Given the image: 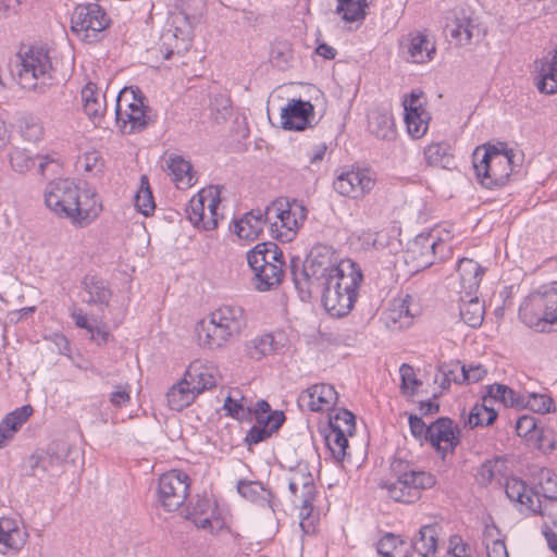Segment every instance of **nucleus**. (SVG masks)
<instances>
[{
  "mask_svg": "<svg viewBox=\"0 0 557 557\" xmlns=\"http://www.w3.org/2000/svg\"><path fill=\"white\" fill-rule=\"evenodd\" d=\"M44 198L46 206L59 218L70 219L78 226L91 223L102 208L96 194L82 190L69 178L48 183L44 190Z\"/></svg>",
  "mask_w": 557,
  "mask_h": 557,
  "instance_id": "1",
  "label": "nucleus"
},
{
  "mask_svg": "<svg viewBox=\"0 0 557 557\" xmlns=\"http://www.w3.org/2000/svg\"><path fill=\"white\" fill-rule=\"evenodd\" d=\"M338 265L335 250L326 245L312 247L304 262L298 257H293L289 269L300 298L309 299L314 293L322 297L324 287H327Z\"/></svg>",
  "mask_w": 557,
  "mask_h": 557,
  "instance_id": "2",
  "label": "nucleus"
},
{
  "mask_svg": "<svg viewBox=\"0 0 557 557\" xmlns=\"http://www.w3.org/2000/svg\"><path fill=\"white\" fill-rule=\"evenodd\" d=\"M362 280L358 263L351 259L341 260L337 271L331 277L327 287H324L322 304L325 310L334 317L347 315L357 301Z\"/></svg>",
  "mask_w": 557,
  "mask_h": 557,
  "instance_id": "3",
  "label": "nucleus"
},
{
  "mask_svg": "<svg viewBox=\"0 0 557 557\" xmlns=\"http://www.w3.org/2000/svg\"><path fill=\"white\" fill-rule=\"evenodd\" d=\"M391 473L395 481H386L381 484L387 491V495L395 502L411 504L418 500L422 490L435 485V476L408 460L396 457L391 462Z\"/></svg>",
  "mask_w": 557,
  "mask_h": 557,
  "instance_id": "4",
  "label": "nucleus"
},
{
  "mask_svg": "<svg viewBox=\"0 0 557 557\" xmlns=\"http://www.w3.org/2000/svg\"><path fill=\"white\" fill-rule=\"evenodd\" d=\"M245 326L242 308L222 306L199 323L198 337L209 349L221 348L237 337Z\"/></svg>",
  "mask_w": 557,
  "mask_h": 557,
  "instance_id": "5",
  "label": "nucleus"
},
{
  "mask_svg": "<svg viewBox=\"0 0 557 557\" xmlns=\"http://www.w3.org/2000/svg\"><path fill=\"white\" fill-rule=\"evenodd\" d=\"M481 154L480 148L473 152V168L480 184L485 188L502 187L506 185L512 173L516 154L507 149L505 143L484 146Z\"/></svg>",
  "mask_w": 557,
  "mask_h": 557,
  "instance_id": "6",
  "label": "nucleus"
},
{
  "mask_svg": "<svg viewBox=\"0 0 557 557\" xmlns=\"http://www.w3.org/2000/svg\"><path fill=\"white\" fill-rule=\"evenodd\" d=\"M156 112L147 104V98L136 87H125L116 98L115 121L123 134H135L156 122Z\"/></svg>",
  "mask_w": 557,
  "mask_h": 557,
  "instance_id": "7",
  "label": "nucleus"
},
{
  "mask_svg": "<svg viewBox=\"0 0 557 557\" xmlns=\"http://www.w3.org/2000/svg\"><path fill=\"white\" fill-rule=\"evenodd\" d=\"M308 209L298 199L277 198L267 206L268 228L272 238L292 242L305 223Z\"/></svg>",
  "mask_w": 557,
  "mask_h": 557,
  "instance_id": "8",
  "label": "nucleus"
},
{
  "mask_svg": "<svg viewBox=\"0 0 557 557\" xmlns=\"http://www.w3.org/2000/svg\"><path fill=\"white\" fill-rule=\"evenodd\" d=\"M521 321L539 332L557 323V282L531 293L519 308Z\"/></svg>",
  "mask_w": 557,
  "mask_h": 557,
  "instance_id": "9",
  "label": "nucleus"
},
{
  "mask_svg": "<svg viewBox=\"0 0 557 557\" xmlns=\"http://www.w3.org/2000/svg\"><path fill=\"white\" fill-rule=\"evenodd\" d=\"M52 64L48 51L42 47H28L18 52L11 72L18 85L24 89H33L38 81L51 78Z\"/></svg>",
  "mask_w": 557,
  "mask_h": 557,
  "instance_id": "10",
  "label": "nucleus"
},
{
  "mask_svg": "<svg viewBox=\"0 0 557 557\" xmlns=\"http://www.w3.org/2000/svg\"><path fill=\"white\" fill-rule=\"evenodd\" d=\"M288 491L292 504L299 509L300 525L311 517L317 486L307 462H298L288 473Z\"/></svg>",
  "mask_w": 557,
  "mask_h": 557,
  "instance_id": "11",
  "label": "nucleus"
},
{
  "mask_svg": "<svg viewBox=\"0 0 557 557\" xmlns=\"http://www.w3.org/2000/svg\"><path fill=\"white\" fill-rule=\"evenodd\" d=\"M111 24L104 9L96 2L81 3L71 15V30L84 42L100 40V34Z\"/></svg>",
  "mask_w": 557,
  "mask_h": 557,
  "instance_id": "12",
  "label": "nucleus"
},
{
  "mask_svg": "<svg viewBox=\"0 0 557 557\" xmlns=\"http://www.w3.org/2000/svg\"><path fill=\"white\" fill-rule=\"evenodd\" d=\"M220 188L209 186L194 196L186 209L188 220L197 227L210 231L218 226V206L221 201Z\"/></svg>",
  "mask_w": 557,
  "mask_h": 557,
  "instance_id": "13",
  "label": "nucleus"
},
{
  "mask_svg": "<svg viewBox=\"0 0 557 557\" xmlns=\"http://www.w3.org/2000/svg\"><path fill=\"white\" fill-rule=\"evenodd\" d=\"M189 490L188 474L180 470H171L158 480V502L164 510L175 511L185 503Z\"/></svg>",
  "mask_w": 557,
  "mask_h": 557,
  "instance_id": "14",
  "label": "nucleus"
},
{
  "mask_svg": "<svg viewBox=\"0 0 557 557\" xmlns=\"http://www.w3.org/2000/svg\"><path fill=\"white\" fill-rule=\"evenodd\" d=\"M460 431L450 418L441 417L430 424L428 442L434 447L442 458L453 454L460 443Z\"/></svg>",
  "mask_w": 557,
  "mask_h": 557,
  "instance_id": "15",
  "label": "nucleus"
},
{
  "mask_svg": "<svg viewBox=\"0 0 557 557\" xmlns=\"http://www.w3.org/2000/svg\"><path fill=\"white\" fill-rule=\"evenodd\" d=\"M375 185L369 172L363 170L344 171L335 178L333 188L342 196L354 199L362 198L369 194Z\"/></svg>",
  "mask_w": 557,
  "mask_h": 557,
  "instance_id": "16",
  "label": "nucleus"
},
{
  "mask_svg": "<svg viewBox=\"0 0 557 557\" xmlns=\"http://www.w3.org/2000/svg\"><path fill=\"white\" fill-rule=\"evenodd\" d=\"M399 48L405 59L412 63L423 64L433 60L436 47L426 34L413 30L401 37Z\"/></svg>",
  "mask_w": 557,
  "mask_h": 557,
  "instance_id": "17",
  "label": "nucleus"
},
{
  "mask_svg": "<svg viewBox=\"0 0 557 557\" xmlns=\"http://www.w3.org/2000/svg\"><path fill=\"white\" fill-rule=\"evenodd\" d=\"M338 395L331 384H314L302 391L297 397L300 410L318 412L330 409L337 401Z\"/></svg>",
  "mask_w": 557,
  "mask_h": 557,
  "instance_id": "18",
  "label": "nucleus"
},
{
  "mask_svg": "<svg viewBox=\"0 0 557 557\" xmlns=\"http://www.w3.org/2000/svg\"><path fill=\"white\" fill-rule=\"evenodd\" d=\"M422 92L412 90L403 101L404 120L408 133L413 138H421L428 131L429 113L423 109L420 101Z\"/></svg>",
  "mask_w": 557,
  "mask_h": 557,
  "instance_id": "19",
  "label": "nucleus"
},
{
  "mask_svg": "<svg viewBox=\"0 0 557 557\" xmlns=\"http://www.w3.org/2000/svg\"><path fill=\"white\" fill-rule=\"evenodd\" d=\"M314 115V107L310 101L290 99L282 109L281 124L284 129L304 131L311 127L310 119Z\"/></svg>",
  "mask_w": 557,
  "mask_h": 557,
  "instance_id": "20",
  "label": "nucleus"
},
{
  "mask_svg": "<svg viewBox=\"0 0 557 557\" xmlns=\"http://www.w3.org/2000/svg\"><path fill=\"white\" fill-rule=\"evenodd\" d=\"M446 27L450 37L455 39L459 46L469 45L474 38L479 39L482 35V29L476 21L465 10L456 12L454 18Z\"/></svg>",
  "mask_w": 557,
  "mask_h": 557,
  "instance_id": "21",
  "label": "nucleus"
},
{
  "mask_svg": "<svg viewBox=\"0 0 557 557\" xmlns=\"http://www.w3.org/2000/svg\"><path fill=\"white\" fill-rule=\"evenodd\" d=\"M506 496L512 502L521 513L528 516L529 511H535L532 507L537 492L529 487L524 481L519 478H509L505 483Z\"/></svg>",
  "mask_w": 557,
  "mask_h": 557,
  "instance_id": "22",
  "label": "nucleus"
},
{
  "mask_svg": "<svg viewBox=\"0 0 557 557\" xmlns=\"http://www.w3.org/2000/svg\"><path fill=\"white\" fill-rule=\"evenodd\" d=\"M185 376L198 394H201L206 389L215 387L220 379L216 367L203 363L200 360H195L189 364L185 372Z\"/></svg>",
  "mask_w": 557,
  "mask_h": 557,
  "instance_id": "23",
  "label": "nucleus"
},
{
  "mask_svg": "<svg viewBox=\"0 0 557 557\" xmlns=\"http://www.w3.org/2000/svg\"><path fill=\"white\" fill-rule=\"evenodd\" d=\"M28 533L20 528L18 522L13 518H0V553L8 550L18 552L26 544Z\"/></svg>",
  "mask_w": 557,
  "mask_h": 557,
  "instance_id": "24",
  "label": "nucleus"
},
{
  "mask_svg": "<svg viewBox=\"0 0 557 557\" xmlns=\"http://www.w3.org/2000/svg\"><path fill=\"white\" fill-rule=\"evenodd\" d=\"M9 161L12 170L20 174H25L38 163V173L45 174L46 166L53 160L49 156H34L29 150L14 147L9 152Z\"/></svg>",
  "mask_w": 557,
  "mask_h": 557,
  "instance_id": "25",
  "label": "nucleus"
},
{
  "mask_svg": "<svg viewBox=\"0 0 557 557\" xmlns=\"http://www.w3.org/2000/svg\"><path fill=\"white\" fill-rule=\"evenodd\" d=\"M267 208L264 211L257 209L244 214L242 219L234 223V233L247 240H255L262 233L263 227L268 226Z\"/></svg>",
  "mask_w": 557,
  "mask_h": 557,
  "instance_id": "26",
  "label": "nucleus"
},
{
  "mask_svg": "<svg viewBox=\"0 0 557 557\" xmlns=\"http://www.w3.org/2000/svg\"><path fill=\"white\" fill-rule=\"evenodd\" d=\"M247 261L251 270L263 269L273 263L285 262L282 250L272 242L257 244L247 252Z\"/></svg>",
  "mask_w": 557,
  "mask_h": 557,
  "instance_id": "27",
  "label": "nucleus"
},
{
  "mask_svg": "<svg viewBox=\"0 0 557 557\" xmlns=\"http://www.w3.org/2000/svg\"><path fill=\"white\" fill-rule=\"evenodd\" d=\"M537 72L536 87L539 91L545 95L557 94V44L553 51L540 60Z\"/></svg>",
  "mask_w": 557,
  "mask_h": 557,
  "instance_id": "28",
  "label": "nucleus"
},
{
  "mask_svg": "<svg viewBox=\"0 0 557 557\" xmlns=\"http://www.w3.org/2000/svg\"><path fill=\"white\" fill-rule=\"evenodd\" d=\"M445 246L443 240L436 239L430 234L419 235L412 244V258L417 260L419 267L428 268L435 262L437 249L443 250Z\"/></svg>",
  "mask_w": 557,
  "mask_h": 557,
  "instance_id": "29",
  "label": "nucleus"
},
{
  "mask_svg": "<svg viewBox=\"0 0 557 557\" xmlns=\"http://www.w3.org/2000/svg\"><path fill=\"white\" fill-rule=\"evenodd\" d=\"M437 523L422 525L419 535L414 540L409 541L411 552L418 553L422 557H431L436 553L438 542Z\"/></svg>",
  "mask_w": 557,
  "mask_h": 557,
  "instance_id": "30",
  "label": "nucleus"
},
{
  "mask_svg": "<svg viewBox=\"0 0 557 557\" xmlns=\"http://www.w3.org/2000/svg\"><path fill=\"white\" fill-rule=\"evenodd\" d=\"M198 395L188 379L184 375L178 383L169 389L166 398L172 410L181 411L191 405Z\"/></svg>",
  "mask_w": 557,
  "mask_h": 557,
  "instance_id": "31",
  "label": "nucleus"
},
{
  "mask_svg": "<svg viewBox=\"0 0 557 557\" xmlns=\"http://www.w3.org/2000/svg\"><path fill=\"white\" fill-rule=\"evenodd\" d=\"M424 159L430 166L451 169L454 166V154L448 141L431 143L424 148Z\"/></svg>",
  "mask_w": 557,
  "mask_h": 557,
  "instance_id": "32",
  "label": "nucleus"
},
{
  "mask_svg": "<svg viewBox=\"0 0 557 557\" xmlns=\"http://www.w3.org/2000/svg\"><path fill=\"white\" fill-rule=\"evenodd\" d=\"M376 550L383 557H410L409 541L394 533H385L376 543Z\"/></svg>",
  "mask_w": 557,
  "mask_h": 557,
  "instance_id": "33",
  "label": "nucleus"
},
{
  "mask_svg": "<svg viewBox=\"0 0 557 557\" xmlns=\"http://www.w3.org/2000/svg\"><path fill=\"white\" fill-rule=\"evenodd\" d=\"M82 288L88 295L85 300L87 304L106 307L109 305L112 294L102 278L96 275H86L82 281Z\"/></svg>",
  "mask_w": 557,
  "mask_h": 557,
  "instance_id": "34",
  "label": "nucleus"
},
{
  "mask_svg": "<svg viewBox=\"0 0 557 557\" xmlns=\"http://www.w3.org/2000/svg\"><path fill=\"white\" fill-rule=\"evenodd\" d=\"M486 395L494 401H499L506 407L524 408V393H518L507 385L495 383L486 386Z\"/></svg>",
  "mask_w": 557,
  "mask_h": 557,
  "instance_id": "35",
  "label": "nucleus"
},
{
  "mask_svg": "<svg viewBox=\"0 0 557 557\" xmlns=\"http://www.w3.org/2000/svg\"><path fill=\"white\" fill-rule=\"evenodd\" d=\"M216 508L208 497H198L196 502L188 508L186 518L191 520L199 529H209L211 520L215 516Z\"/></svg>",
  "mask_w": 557,
  "mask_h": 557,
  "instance_id": "36",
  "label": "nucleus"
},
{
  "mask_svg": "<svg viewBox=\"0 0 557 557\" xmlns=\"http://www.w3.org/2000/svg\"><path fill=\"white\" fill-rule=\"evenodd\" d=\"M497 418V411L493 408V403L485 394L481 404H475L468 417L467 424L474 429L476 426H488Z\"/></svg>",
  "mask_w": 557,
  "mask_h": 557,
  "instance_id": "37",
  "label": "nucleus"
},
{
  "mask_svg": "<svg viewBox=\"0 0 557 557\" xmlns=\"http://www.w3.org/2000/svg\"><path fill=\"white\" fill-rule=\"evenodd\" d=\"M457 272L459 274L461 285L465 288L472 290L479 287L484 274V268L472 259L462 258L457 264Z\"/></svg>",
  "mask_w": 557,
  "mask_h": 557,
  "instance_id": "38",
  "label": "nucleus"
},
{
  "mask_svg": "<svg viewBox=\"0 0 557 557\" xmlns=\"http://www.w3.org/2000/svg\"><path fill=\"white\" fill-rule=\"evenodd\" d=\"M349 434L343 433L338 426H334V429L326 426L323 430V437L325 441V445L331 451L332 457L342 462L346 455L348 448V438Z\"/></svg>",
  "mask_w": 557,
  "mask_h": 557,
  "instance_id": "39",
  "label": "nucleus"
},
{
  "mask_svg": "<svg viewBox=\"0 0 557 557\" xmlns=\"http://www.w3.org/2000/svg\"><path fill=\"white\" fill-rule=\"evenodd\" d=\"M285 262L270 264L255 272V286L260 292L270 290L282 282Z\"/></svg>",
  "mask_w": 557,
  "mask_h": 557,
  "instance_id": "40",
  "label": "nucleus"
},
{
  "mask_svg": "<svg viewBox=\"0 0 557 557\" xmlns=\"http://www.w3.org/2000/svg\"><path fill=\"white\" fill-rule=\"evenodd\" d=\"M369 129L376 138L383 140H392L396 136L392 115L381 111H373L369 115Z\"/></svg>",
  "mask_w": 557,
  "mask_h": 557,
  "instance_id": "41",
  "label": "nucleus"
},
{
  "mask_svg": "<svg viewBox=\"0 0 557 557\" xmlns=\"http://www.w3.org/2000/svg\"><path fill=\"white\" fill-rule=\"evenodd\" d=\"M166 164L178 188H187L194 185L193 166L183 157L171 156Z\"/></svg>",
  "mask_w": 557,
  "mask_h": 557,
  "instance_id": "42",
  "label": "nucleus"
},
{
  "mask_svg": "<svg viewBox=\"0 0 557 557\" xmlns=\"http://www.w3.org/2000/svg\"><path fill=\"white\" fill-rule=\"evenodd\" d=\"M85 113L92 119L100 117L106 109L104 95L97 91L92 83H88L82 90Z\"/></svg>",
  "mask_w": 557,
  "mask_h": 557,
  "instance_id": "43",
  "label": "nucleus"
},
{
  "mask_svg": "<svg viewBox=\"0 0 557 557\" xmlns=\"http://www.w3.org/2000/svg\"><path fill=\"white\" fill-rule=\"evenodd\" d=\"M366 0H337L336 13L347 23L366 17Z\"/></svg>",
  "mask_w": 557,
  "mask_h": 557,
  "instance_id": "44",
  "label": "nucleus"
},
{
  "mask_svg": "<svg viewBox=\"0 0 557 557\" xmlns=\"http://www.w3.org/2000/svg\"><path fill=\"white\" fill-rule=\"evenodd\" d=\"M237 492L252 503H269L272 497V493L258 481H239Z\"/></svg>",
  "mask_w": 557,
  "mask_h": 557,
  "instance_id": "45",
  "label": "nucleus"
},
{
  "mask_svg": "<svg viewBox=\"0 0 557 557\" xmlns=\"http://www.w3.org/2000/svg\"><path fill=\"white\" fill-rule=\"evenodd\" d=\"M460 317L462 321L471 327H478L482 324L484 319V305L474 297L467 301L461 302Z\"/></svg>",
  "mask_w": 557,
  "mask_h": 557,
  "instance_id": "46",
  "label": "nucleus"
},
{
  "mask_svg": "<svg viewBox=\"0 0 557 557\" xmlns=\"http://www.w3.org/2000/svg\"><path fill=\"white\" fill-rule=\"evenodd\" d=\"M275 349L276 343L271 334H264L246 343V352L253 360H260Z\"/></svg>",
  "mask_w": 557,
  "mask_h": 557,
  "instance_id": "47",
  "label": "nucleus"
},
{
  "mask_svg": "<svg viewBox=\"0 0 557 557\" xmlns=\"http://www.w3.org/2000/svg\"><path fill=\"white\" fill-rule=\"evenodd\" d=\"M270 61L273 66L281 71H286L292 66L294 61V52L292 45L284 41H276L271 49Z\"/></svg>",
  "mask_w": 557,
  "mask_h": 557,
  "instance_id": "48",
  "label": "nucleus"
},
{
  "mask_svg": "<svg viewBox=\"0 0 557 557\" xmlns=\"http://www.w3.org/2000/svg\"><path fill=\"white\" fill-rule=\"evenodd\" d=\"M135 207L146 216L150 215L156 209L152 191L146 175L140 177V187L135 195Z\"/></svg>",
  "mask_w": 557,
  "mask_h": 557,
  "instance_id": "49",
  "label": "nucleus"
},
{
  "mask_svg": "<svg viewBox=\"0 0 557 557\" xmlns=\"http://www.w3.org/2000/svg\"><path fill=\"white\" fill-rule=\"evenodd\" d=\"M532 507H534L535 511H529L528 516L540 515L546 518L544 522H548V524L557 527V498L542 499L537 492Z\"/></svg>",
  "mask_w": 557,
  "mask_h": 557,
  "instance_id": "50",
  "label": "nucleus"
},
{
  "mask_svg": "<svg viewBox=\"0 0 557 557\" xmlns=\"http://www.w3.org/2000/svg\"><path fill=\"white\" fill-rule=\"evenodd\" d=\"M327 426L334 429V426H338L343 431V433L354 435L356 429V418L347 409H337L329 414V424Z\"/></svg>",
  "mask_w": 557,
  "mask_h": 557,
  "instance_id": "51",
  "label": "nucleus"
},
{
  "mask_svg": "<svg viewBox=\"0 0 557 557\" xmlns=\"http://www.w3.org/2000/svg\"><path fill=\"white\" fill-rule=\"evenodd\" d=\"M211 117L215 123L225 122L232 115V101L226 95H215L210 100Z\"/></svg>",
  "mask_w": 557,
  "mask_h": 557,
  "instance_id": "52",
  "label": "nucleus"
},
{
  "mask_svg": "<svg viewBox=\"0 0 557 557\" xmlns=\"http://www.w3.org/2000/svg\"><path fill=\"white\" fill-rule=\"evenodd\" d=\"M539 487L534 488L540 493L542 499L557 498V476L549 469H542L540 471Z\"/></svg>",
  "mask_w": 557,
  "mask_h": 557,
  "instance_id": "53",
  "label": "nucleus"
},
{
  "mask_svg": "<svg viewBox=\"0 0 557 557\" xmlns=\"http://www.w3.org/2000/svg\"><path fill=\"white\" fill-rule=\"evenodd\" d=\"M401 384L400 388L404 395L413 396L422 382L417 379L413 367L403 363L399 368Z\"/></svg>",
  "mask_w": 557,
  "mask_h": 557,
  "instance_id": "54",
  "label": "nucleus"
},
{
  "mask_svg": "<svg viewBox=\"0 0 557 557\" xmlns=\"http://www.w3.org/2000/svg\"><path fill=\"white\" fill-rule=\"evenodd\" d=\"M524 408L537 413H548L552 411L554 400L546 394L525 392Z\"/></svg>",
  "mask_w": 557,
  "mask_h": 557,
  "instance_id": "55",
  "label": "nucleus"
},
{
  "mask_svg": "<svg viewBox=\"0 0 557 557\" xmlns=\"http://www.w3.org/2000/svg\"><path fill=\"white\" fill-rule=\"evenodd\" d=\"M32 413L33 407L30 405H25L8 413L1 422H7V430L16 433Z\"/></svg>",
  "mask_w": 557,
  "mask_h": 557,
  "instance_id": "56",
  "label": "nucleus"
},
{
  "mask_svg": "<svg viewBox=\"0 0 557 557\" xmlns=\"http://www.w3.org/2000/svg\"><path fill=\"white\" fill-rule=\"evenodd\" d=\"M460 376H454L456 384H471L484 379L487 371L481 364L462 366Z\"/></svg>",
  "mask_w": 557,
  "mask_h": 557,
  "instance_id": "57",
  "label": "nucleus"
},
{
  "mask_svg": "<svg viewBox=\"0 0 557 557\" xmlns=\"http://www.w3.org/2000/svg\"><path fill=\"white\" fill-rule=\"evenodd\" d=\"M21 133L25 140L36 143L44 136L41 124L33 116L24 117L21 122Z\"/></svg>",
  "mask_w": 557,
  "mask_h": 557,
  "instance_id": "58",
  "label": "nucleus"
},
{
  "mask_svg": "<svg viewBox=\"0 0 557 557\" xmlns=\"http://www.w3.org/2000/svg\"><path fill=\"white\" fill-rule=\"evenodd\" d=\"M255 419L257 425L264 426L265 430L274 433L278 431V429L283 425L286 418L282 410H274L272 412L256 417Z\"/></svg>",
  "mask_w": 557,
  "mask_h": 557,
  "instance_id": "59",
  "label": "nucleus"
},
{
  "mask_svg": "<svg viewBox=\"0 0 557 557\" xmlns=\"http://www.w3.org/2000/svg\"><path fill=\"white\" fill-rule=\"evenodd\" d=\"M242 400L243 398L237 400L232 396H227L223 405V409L226 411V414L239 421L249 419L251 416V409L245 408Z\"/></svg>",
  "mask_w": 557,
  "mask_h": 557,
  "instance_id": "60",
  "label": "nucleus"
},
{
  "mask_svg": "<svg viewBox=\"0 0 557 557\" xmlns=\"http://www.w3.org/2000/svg\"><path fill=\"white\" fill-rule=\"evenodd\" d=\"M539 430L537 419L533 416H522L516 422L517 434L521 437L533 438Z\"/></svg>",
  "mask_w": 557,
  "mask_h": 557,
  "instance_id": "61",
  "label": "nucleus"
},
{
  "mask_svg": "<svg viewBox=\"0 0 557 557\" xmlns=\"http://www.w3.org/2000/svg\"><path fill=\"white\" fill-rule=\"evenodd\" d=\"M40 455L42 459L41 472L49 473L51 475H58V473L61 471L64 459L58 454L50 453V449L47 451V454Z\"/></svg>",
  "mask_w": 557,
  "mask_h": 557,
  "instance_id": "62",
  "label": "nucleus"
},
{
  "mask_svg": "<svg viewBox=\"0 0 557 557\" xmlns=\"http://www.w3.org/2000/svg\"><path fill=\"white\" fill-rule=\"evenodd\" d=\"M131 385L127 383L116 385L109 395L110 404L115 408L127 405L131 401Z\"/></svg>",
  "mask_w": 557,
  "mask_h": 557,
  "instance_id": "63",
  "label": "nucleus"
},
{
  "mask_svg": "<svg viewBox=\"0 0 557 557\" xmlns=\"http://www.w3.org/2000/svg\"><path fill=\"white\" fill-rule=\"evenodd\" d=\"M533 438L536 440V445L540 450L550 453L555 449V434L550 429L540 428Z\"/></svg>",
  "mask_w": 557,
  "mask_h": 557,
  "instance_id": "64",
  "label": "nucleus"
}]
</instances>
